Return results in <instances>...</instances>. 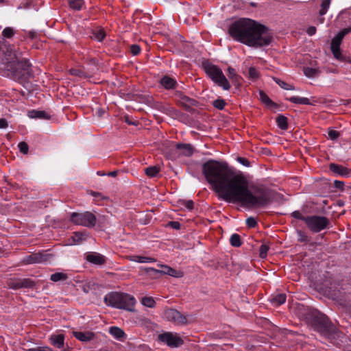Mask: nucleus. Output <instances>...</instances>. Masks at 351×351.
<instances>
[{
  "instance_id": "4c0bfd02",
  "label": "nucleus",
  "mask_w": 351,
  "mask_h": 351,
  "mask_svg": "<svg viewBox=\"0 0 351 351\" xmlns=\"http://www.w3.org/2000/svg\"><path fill=\"white\" fill-rule=\"evenodd\" d=\"M346 289V288H343L342 287H341L339 289H337V290L334 289L332 291L333 293H332V295L334 298V299H338L343 297L344 294L346 293V292L344 291Z\"/></svg>"
},
{
  "instance_id": "69168bd1",
  "label": "nucleus",
  "mask_w": 351,
  "mask_h": 351,
  "mask_svg": "<svg viewBox=\"0 0 351 351\" xmlns=\"http://www.w3.org/2000/svg\"><path fill=\"white\" fill-rule=\"evenodd\" d=\"M83 291H84V293H88V290L85 287H83Z\"/></svg>"
},
{
  "instance_id": "ddd939ff",
  "label": "nucleus",
  "mask_w": 351,
  "mask_h": 351,
  "mask_svg": "<svg viewBox=\"0 0 351 351\" xmlns=\"http://www.w3.org/2000/svg\"><path fill=\"white\" fill-rule=\"evenodd\" d=\"M121 293L111 292L106 294L104 297V302L106 305L117 308L120 304V298Z\"/></svg>"
},
{
  "instance_id": "f704fd0d",
  "label": "nucleus",
  "mask_w": 351,
  "mask_h": 351,
  "mask_svg": "<svg viewBox=\"0 0 351 351\" xmlns=\"http://www.w3.org/2000/svg\"><path fill=\"white\" fill-rule=\"evenodd\" d=\"M141 303L145 306L153 308L156 305V302L152 297H143L141 300Z\"/></svg>"
},
{
  "instance_id": "1a4fd4ad",
  "label": "nucleus",
  "mask_w": 351,
  "mask_h": 351,
  "mask_svg": "<svg viewBox=\"0 0 351 351\" xmlns=\"http://www.w3.org/2000/svg\"><path fill=\"white\" fill-rule=\"evenodd\" d=\"M160 267L162 268V269H156L153 267H148L146 269V271L147 272L151 271L154 274H167L176 278H181L183 276L182 271L174 269L173 268L167 265H161Z\"/></svg>"
},
{
  "instance_id": "c03bdc74",
  "label": "nucleus",
  "mask_w": 351,
  "mask_h": 351,
  "mask_svg": "<svg viewBox=\"0 0 351 351\" xmlns=\"http://www.w3.org/2000/svg\"><path fill=\"white\" fill-rule=\"evenodd\" d=\"M269 250V246L265 245V244H263L261 245L260 247V256L263 258H265L267 256V252Z\"/></svg>"
},
{
  "instance_id": "39448f33",
  "label": "nucleus",
  "mask_w": 351,
  "mask_h": 351,
  "mask_svg": "<svg viewBox=\"0 0 351 351\" xmlns=\"http://www.w3.org/2000/svg\"><path fill=\"white\" fill-rule=\"evenodd\" d=\"M305 223L310 230L319 232L328 226L329 221L326 217L314 215L306 217Z\"/></svg>"
},
{
  "instance_id": "680f3d73",
  "label": "nucleus",
  "mask_w": 351,
  "mask_h": 351,
  "mask_svg": "<svg viewBox=\"0 0 351 351\" xmlns=\"http://www.w3.org/2000/svg\"><path fill=\"white\" fill-rule=\"evenodd\" d=\"M117 173H118V171H110L108 173H107L106 175L109 176H112V177H115L117 176Z\"/></svg>"
},
{
  "instance_id": "c756f323",
  "label": "nucleus",
  "mask_w": 351,
  "mask_h": 351,
  "mask_svg": "<svg viewBox=\"0 0 351 351\" xmlns=\"http://www.w3.org/2000/svg\"><path fill=\"white\" fill-rule=\"evenodd\" d=\"M69 6L75 10H80L84 5L83 0H69Z\"/></svg>"
},
{
  "instance_id": "7ed1b4c3",
  "label": "nucleus",
  "mask_w": 351,
  "mask_h": 351,
  "mask_svg": "<svg viewBox=\"0 0 351 351\" xmlns=\"http://www.w3.org/2000/svg\"><path fill=\"white\" fill-rule=\"evenodd\" d=\"M204 69L209 77L223 90H228L230 88V83L218 66L208 64L204 66Z\"/></svg>"
},
{
  "instance_id": "20e7f679",
  "label": "nucleus",
  "mask_w": 351,
  "mask_h": 351,
  "mask_svg": "<svg viewBox=\"0 0 351 351\" xmlns=\"http://www.w3.org/2000/svg\"><path fill=\"white\" fill-rule=\"evenodd\" d=\"M70 219L75 225L87 228L94 227L97 223L95 215L88 211L84 213H72Z\"/></svg>"
},
{
  "instance_id": "0eeeda50",
  "label": "nucleus",
  "mask_w": 351,
  "mask_h": 351,
  "mask_svg": "<svg viewBox=\"0 0 351 351\" xmlns=\"http://www.w3.org/2000/svg\"><path fill=\"white\" fill-rule=\"evenodd\" d=\"M8 288L12 289H19L21 288L29 289L35 286V282L29 278H11L8 282Z\"/></svg>"
},
{
  "instance_id": "423d86ee",
  "label": "nucleus",
  "mask_w": 351,
  "mask_h": 351,
  "mask_svg": "<svg viewBox=\"0 0 351 351\" xmlns=\"http://www.w3.org/2000/svg\"><path fill=\"white\" fill-rule=\"evenodd\" d=\"M159 341L170 348H178L184 343V341L177 333L165 332L158 336Z\"/></svg>"
},
{
  "instance_id": "bb28decb",
  "label": "nucleus",
  "mask_w": 351,
  "mask_h": 351,
  "mask_svg": "<svg viewBox=\"0 0 351 351\" xmlns=\"http://www.w3.org/2000/svg\"><path fill=\"white\" fill-rule=\"evenodd\" d=\"M276 123L279 128L285 130L288 128L287 118L283 115H279L276 118Z\"/></svg>"
},
{
  "instance_id": "de8ad7c7",
  "label": "nucleus",
  "mask_w": 351,
  "mask_h": 351,
  "mask_svg": "<svg viewBox=\"0 0 351 351\" xmlns=\"http://www.w3.org/2000/svg\"><path fill=\"white\" fill-rule=\"evenodd\" d=\"M182 205L189 210H191L194 206V202L193 200H184L182 202Z\"/></svg>"
},
{
  "instance_id": "4be33fe9",
  "label": "nucleus",
  "mask_w": 351,
  "mask_h": 351,
  "mask_svg": "<svg viewBox=\"0 0 351 351\" xmlns=\"http://www.w3.org/2000/svg\"><path fill=\"white\" fill-rule=\"evenodd\" d=\"M289 101L296 104L302 105H311L310 99L307 97H301L298 96H293L287 99Z\"/></svg>"
},
{
  "instance_id": "864d4df0",
  "label": "nucleus",
  "mask_w": 351,
  "mask_h": 351,
  "mask_svg": "<svg viewBox=\"0 0 351 351\" xmlns=\"http://www.w3.org/2000/svg\"><path fill=\"white\" fill-rule=\"evenodd\" d=\"M316 27L315 26H310L306 29V33L308 36H313L316 33Z\"/></svg>"
},
{
  "instance_id": "e2e57ef3",
  "label": "nucleus",
  "mask_w": 351,
  "mask_h": 351,
  "mask_svg": "<svg viewBox=\"0 0 351 351\" xmlns=\"http://www.w3.org/2000/svg\"><path fill=\"white\" fill-rule=\"evenodd\" d=\"M62 351H73V350L71 348H69V346H66V348H63Z\"/></svg>"
},
{
  "instance_id": "5701e85b",
  "label": "nucleus",
  "mask_w": 351,
  "mask_h": 351,
  "mask_svg": "<svg viewBox=\"0 0 351 351\" xmlns=\"http://www.w3.org/2000/svg\"><path fill=\"white\" fill-rule=\"evenodd\" d=\"M130 260L136 263H154L156 261V259L154 258L143 256H132L130 257Z\"/></svg>"
},
{
  "instance_id": "0e129e2a",
  "label": "nucleus",
  "mask_w": 351,
  "mask_h": 351,
  "mask_svg": "<svg viewBox=\"0 0 351 351\" xmlns=\"http://www.w3.org/2000/svg\"><path fill=\"white\" fill-rule=\"evenodd\" d=\"M126 122L129 124V125H136V123L135 122H132L131 121H128V119H126Z\"/></svg>"
},
{
  "instance_id": "f257e3e1",
  "label": "nucleus",
  "mask_w": 351,
  "mask_h": 351,
  "mask_svg": "<svg viewBox=\"0 0 351 351\" xmlns=\"http://www.w3.org/2000/svg\"><path fill=\"white\" fill-rule=\"evenodd\" d=\"M202 172L213 189L223 200L249 208L264 207L271 202L269 191L262 185H251L241 171H233L226 164L208 160Z\"/></svg>"
},
{
  "instance_id": "4d7b16f0",
  "label": "nucleus",
  "mask_w": 351,
  "mask_h": 351,
  "mask_svg": "<svg viewBox=\"0 0 351 351\" xmlns=\"http://www.w3.org/2000/svg\"><path fill=\"white\" fill-rule=\"evenodd\" d=\"M70 73L73 75L81 76L82 74V72L77 69H71Z\"/></svg>"
},
{
  "instance_id": "c85d7f7f",
  "label": "nucleus",
  "mask_w": 351,
  "mask_h": 351,
  "mask_svg": "<svg viewBox=\"0 0 351 351\" xmlns=\"http://www.w3.org/2000/svg\"><path fill=\"white\" fill-rule=\"evenodd\" d=\"M160 167L158 166H151L145 169V172L149 177H156L160 172Z\"/></svg>"
},
{
  "instance_id": "aec40b11",
  "label": "nucleus",
  "mask_w": 351,
  "mask_h": 351,
  "mask_svg": "<svg viewBox=\"0 0 351 351\" xmlns=\"http://www.w3.org/2000/svg\"><path fill=\"white\" fill-rule=\"evenodd\" d=\"M176 148L180 151V154L190 156L193 153V149L190 144H177Z\"/></svg>"
},
{
  "instance_id": "58836bf2",
  "label": "nucleus",
  "mask_w": 351,
  "mask_h": 351,
  "mask_svg": "<svg viewBox=\"0 0 351 351\" xmlns=\"http://www.w3.org/2000/svg\"><path fill=\"white\" fill-rule=\"evenodd\" d=\"M304 75L308 77H313L316 75L317 70L310 67H304L303 69Z\"/></svg>"
},
{
  "instance_id": "72a5a7b5",
  "label": "nucleus",
  "mask_w": 351,
  "mask_h": 351,
  "mask_svg": "<svg viewBox=\"0 0 351 351\" xmlns=\"http://www.w3.org/2000/svg\"><path fill=\"white\" fill-rule=\"evenodd\" d=\"M230 243L234 247H240L241 245V237L238 234H233L230 238Z\"/></svg>"
},
{
  "instance_id": "052dcab7",
  "label": "nucleus",
  "mask_w": 351,
  "mask_h": 351,
  "mask_svg": "<svg viewBox=\"0 0 351 351\" xmlns=\"http://www.w3.org/2000/svg\"><path fill=\"white\" fill-rule=\"evenodd\" d=\"M341 32L346 36L348 33L351 32V27L344 28L343 29L341 30Z\"/></svg>"
},
{
  "instance_id": "dca6fc26",
  "label": "nucleus",
  "mask_w": 351,
  "mask_h": 351,
  "mask_svg": "<svg viewBox=\"0 0 351 351\" xmlns=\"http://www.w3.org/2000/svg\"><path fill=\"white\" fill-rule=\"evenodd\" d=\"M88 238V234L86 232H75L71 236L70 240L71 244L80 245Z\"/></svg>"
},
{
  "instance_id": "9d476101",
  "label": "nucleus",
  "mask_w": 351,
  "mask_h": 351,
  "mask_svg": "<svg viewBox=\"0 0 351 351\" xmlns=\"http://www.w3.org/2000/svg\"><path fill=\"white\" fill-rule=\"evenodd\" d=\"M48 254L43 253H34L25 256L22 263L25 265L42 263L47 261Z\"/></svg>"
},
{
  "instance_id": "f03ea898",
  "label": "nucleus",
  "mask_w": 351,
  "mask_h": 351,
  "mask_svg": "<svg viewBox=\"0 0 351 351\" xmlns=\"http://www.w3.org/2000/svg\"><path fill=\"white\" fill-rule=\"evenodd\" d=\"M229 34L235 40L250 47H262L270 44L272 37L264 25L250 19L234 21L229 27Z\"/></svg>"
},
{
  "instance_id": "5fc2aeb1",
  "label": "nucleus",
  "mask_w": 351,
  "mask_h": 351,
  "mask_svg": "<svg viewBox=\"0 0 351 351\" xmlns=\"http://www.w3.org/2000/svg\"><path fill=\"white\" fill-rule=\"evenodd\" d=\"M168 224L175 230H179L180 228V223L178 221H170Z\"/></svg>"
},
{
  "instance_id": "37998d69",
  "label": "nucleus",
  "mask_w": 351,
  "mask_h": 351,
  "mask_svg": "<svg viewBox=\"0 0 351 351\" xmlns=\"http://www.w3.org/2000/svg\"><path fill=\"white\" fill-rule=\"evenodd\" d=\"M339 132L334 130H330L328 133V138L332 141L337 140L339 138Z\"/></svg>"
},
{
  "instance_id": "13d9d810",
  "label": "nucleus",
  "mask_w": 351,
  "mask_h": 351,
  "mask_svg": "<svg viewBox=\"0 0 351 351\" xmlns=\"http://www.w3.org/2000/svg\"><path fill=\"white\" fill-rule=\"evenodd\" d=\"M8 122L5 119H0V128L4 129L7 128Z\"/></svg>"
},
{
  "instance_id": "7c9ffc66",
  "label": "nucleus",
  "mask_w": 351,
  "mask_h": 351,
  "mask_svg": "<svg viewBox=\"0 0 351 351\" xmlns=\"http://www.w3.org/2000/svg\"><path fill=\"white\" fill-rule=\"evenodd\" d=\"M274 81L282 88L285 90H295V87L291 84H289L286 83L285 82L282 81V80L277 78V77H273Z\"/></svg>"
},
{
  "instance_id": "603ef678",
  "label": "nucleus",
  "mask_w": 351,
  "mask_h": 351,
  "mask_svg": "<svg viewBox=\"0 0 351 351\" xmlns=\"http://www.w3.org/2000/svg\"><path fill=\"white\" fill-rule=\"evenodd\" d=\"M237 161L245 167H250V162L245 158L238 157Z\"/></svg>"
},
{
  "instance_id": "09e8293b",
  "label": "nucleus",
  "mask_w": 351,
  "mask_h": 351,
  "mask_svg": "<svg viewBox=\"0 0 351 351\" xmlns=\"http://www.w3.org/2000/svg\"><path fill=\"white\" fill-rule=\"evenodd\" d=\"M246 224L250 228H254L256 226L257 221L255 218L250 217L246 219Z\"/></svg>"
},
{
  "instance_id": "6e6d98bb",
  "label": "nucleus",
  "mask_w": 351,
  "mask_h": 351,
  "mask_svg": "<svg viewBox=\"0 0 351 351\" xmlns=\"http://www.w3.org/2000/svg\"><path fill=\"white\" fill-rule=\"evenodd\" d=\"M334 185H335V188L342 189L343 187L344 183H343V182H341V181L335 180L334 182Z\"/></svg>"
},
{
  "instance_id": "473e14b6",
  "label": "nucleus",
  "mask_w": 351,
  "mask_h": 351,
  "mask_svg": "<svg viewBox=\"0 0 351 351\" xmlns=\"http://www.w3.org/2000/svg\"><path fill=\"white\" fill-rule=\"evenodd\" d=\"M67 278L66 274L62 272H57L51 275L50 280L53 282H58L65 280Z\"/></svg>"
},
{
  "instance_id": "338daca9",
  "label": "nucleus",
  "mask_w": 351,
  "mask_h": 351,
  "mask_svg": "<svg viewBox=\"0 0 351 351\" xmlns=\"http://www.w3.org/2000/svg\"><path fill=\"white\" fill-rule=\"evenodd\" d=\"M97 173L98 175H99V176H105V175H106L104 173H101V172H100V171H97Z\"/></svg>"
},
{
  "instance_id": "a18cd8bd",
  "label": "nucleus",
  "mask_w": 351,
  "mask_h": 351,
  "mask_svg": "<svg viewBox=\"0 0 351 351\" xmlns=\"http://www.w3.org/2000/svg\"><path fill=\"white\" fill-rule=\"evenodd\" d=\"M228 77L231 80H237L238 76L237 75L236 71L234 69H233L232 67L228 68Z\"/></svg>"
},
{
  "instance_id": "a878e982",
  "label": "nucleus",
  "mask_w": 351,
  "mask_h": 351,
  "mask_svg": "<svg viewBox=\"0 0 351 351\" xmlns=\"http://www.w3.org/2000/svg\"><path fill=\"white\" fill-rule=\"evenodd\" d=\"M345 35L341 31H340L332 40L330 47H340V45L342 42Z\"/></svg>"
},
{
  "instance_id": "774afa93",
  "label": "nucleus",
  "mask_w": 351,
  "mask_h": 351,
  "mask_svg": "<svg viewBox=\"0 0 351 351\" xmlns=\"http://www.w3.org/2000/svg\"><path fill=\"white\" fill-rule=\"evenodd\" d=\"M1 1H2V0H0V2H1Z\"/></svg>"
},
{
  "instance_id": "6e6552de",
  "label": "nucleus",
  "mask_w": 351,
  "mask_h": 351,
  "mask_svg": "<svg viewBox=\"0 0 351 351\" xmlns=\"http://www.w3.org/2000/svg\"><path fill=\"white\" fill-rule=\"evenodd\" d=\"M164 317L177 325H182L186 323V318L178 311L173 308L167 309L164 311Z\"/></svg>"
},
{
  "instance_id": "cd10ccee",
  "label": "nucleus",
  "mask_w": 351,
  "mask_h": 351,
  "mask_svg": "<svg viewBox=\"0 0 351 351\" xmlns=\"http://www.w3.org/2000/svg\"><path fill=\"white\" fill-rule=\"evenodd\" d=\"M106 33L104 30L102 29H98L93 31L91 38L95 40L101 42L104 39Z\"/></svg>"
},
{
  "instance_id": "393cba45",
  "label": "nucleus",
  "mask_w": 351,
  "mask_h": 351,
  "mask_svg": "<svg viewBox=\"0 0 351 351\" xmlns=\"http://www.w3.org/2000/svg\"><path fill=\"white\" fill-rule=\"evenodd\" d=\"M259 99L267 106H275L276 104L269 99L267 95L263 90H259Z\"/></svg>"
},
{
  "instance_id": "2f4dec72",
  "label": "nucleus",
  "mask_w": 351,
  "mask_h": 351,
  "mask_svg": "<svg viewBox=\"0 0 351 351\" xmlns=\"http://www.w3.org/2000/svg\"><path fill=\"white\" fill-rule=\"evenodd\" d=\"M332 0H322L321 3V9L319 12L320 16H324L328 12Z\"/></svg>"
},
{
  "instance_id": "ea45409f",
  "label": "nucleus",
  "mask_w": 351,
  "mask_h": 351,
  "mask_svg": "<svg viewBox=\"0 0 351 351\" xmlns=\"http://www.w3.org/2000/svg\"><path fill=\"white\" fill-rule=\"evenodd\" d=\"M213 106L219 110H223L225 107L226 102L222 99H217L213 101Z\"/></svg>"
},
{
  "instance_id": "e433bc0d",
  "label": "nucleus",
  "mask_w": 351,
  "mask_h": 351,
  "mask_svg": "<svg viewBox=\"0 0 351 351\" xmlns=\"http://www.w3.org/2000/svg\"><path fill=\"white\" fill-rule=\"evenodd\" d=\"M15 32L16 31L14 30V28L7 27L3 30L2 36L6 38H10L14 35Z\"/></svg>"
},
{
  "instance_id": "f3484780",
  "label": "nucleus",
  "mask_w": 351,
  "mask_h": 351,
  "mask_svg": "<svg viewBox=\"0 0 351 351\" xmlns=\"http://www.w3.org/2000/svg\"><path fill=\"white\" fill-rule=\"evenodd\" d=\"M73 336L80 341L88 342L94 339L95 334L90 331H73Z\"/></svg>"
},
{
  "instance_id": "c9c22d12",
  "label": "nucleus",
  "mask_w": 351,
  "mask_h": 351,
  "mask_svg": "<svg viewBox=\"0 0 351 351\" xmlns=\"http://www.w3.org/2000/svg\"><path fill=\"white\" fill-rule=\"evenodd\" d=\"M258 77V71L254 66L250 67L248 69V77L252 80H256Z\"/></svg>"
},
{
  "instance_id": "b1692460",
  "label": "nucleus",
  "mask_w": 351,
  "mask_h": 351,
  "mask_svg": "<svg viewBox=\"0 0 351 351\" xmlns=\"http://www.w3.org/2000/svg\"><path fill=\"white\" fill-rule=\"evenodd\" d=\"M28 116L32 119H48L49 116L45 111L32 110L28 112Z\"/></svg>"
},
{
  "instance_id": "412c9836",
  "label": "nucleus",
  "mask_w": 351,
  "mask_h": 351,
  "mask_svg": "<svg viewBox=\"0 0 351 351\" xmlns=\"http://www.w3.org/2000/svg\"><path fill=\"white\" fill-rule=\"evenodd\" d=\"M160 84L166 89H172L176 87V81L169 76H165L160 80Z\"/></svg>"
},
{
  "instance_id": "79ce46f5",
  "label": "nucleus",
  "mask_w": 351,
  "mask_h": 351,
  "mask_svg": "<svg viewBox=\"0 0 351 351\" xmlns=\"http://www.w3.org/2000/svg\"><path fill=\"white\" fill-rule=\"evenodd\" d=\"M18 147L20 152L24 154H27L29 150V146L25 142H21L18 145Z\"/></svg>"
},
{
  "instance_id": "a211bd4d",
  "label": "nucleus",
  "mask_w": 351,
  "mask_h": 351,
  "mask_svg": "<svg viewBox=\"0 0 351 351\" xmlns=\"http://www.w3.org/2000/svg\"><path fill=\"white\" fill-rule=\"evenodd\" d=\"M109 333L117 340L123 341L126 339V335L125 332L117 326H111L109 328Z\"/></svg>"
},
{
  "instance_id": "9b49d317",
  "label": "nucleus",
  "mask_w": 351,
  "mask_h": 351,
  "mask_svg": "<svg viewBox=\"0 0 351 351\" xmlns=\"http://www.w3.org/2000/svg\"><path fill=\"white\" fill-rule=\"evenodd\" d=\"M119 303L120 304H119L117 308L132 311L136 303V300L131 295L121 293Z\"/></svg>"
},
{
  "instance_id": "3c124183",
  "label": "nucleus",
  "mask_w": 351,
  "mask_h": 351,
  "mask_svg": "<svg viewBox=\"0 0 351 351\" xmlns=\"http://www.w3.org/2000/svg\"><path fill=\"white\" fill-rule=\"evenodd\" d=\"M29 351H53L50 347L49 346H40L37 348H34L29 349Z\"/></svg>"
},
{
  "instance_id": "bf43d9fd",
  "label": "nucleus",
  "mask_w": 351,
  "mask_h": 351,
  "mask_svg": "<svg viewBox=\"0 0 351 351\" xmlns=\"http://www.w3.org/2000/svg\"><path fill=\"white\" fill-rule=\"evenodd\" d=\"M298 234L300 235V239H299V241H304L306 240V236L304 234H302V232L301 231H299L298 232Z\"/></svg>"
},
{
  "instance_id": "8fccbe9b",
  "label": "nucleus",
  "mask_w": 351,
  "mask_h": 351,
  "mask_svg": "<svg viewBox=\"0 0 351 351\" xmlns=\"http://www.w3.org/2000/svg\"><path fill=\"white\" fill-rule=\"evenodd\" d=\"M291 216L293 217L295 219H301L304 221H305V219L306 217H304L302 214L299 210L293 211L291 213Z\"/></svg>"
},
{
  "instance_id": "a19ab883",
  "label": "nucleus",
  "mask_w": 351,
  "mask_h": 351,
  "mask_svg": "<svg viewBox=\"0 0 351 351\" xmlns=\"http://www.w3.org/2000/svg\"><path fill=\"white\" fill-rule=\"evenodd\" d=\"M331 48V51L332 52V54L334 56V57L337 59V60H341L342 59V56H341V50H340V47H330Z\"/></svg>"
},
{
  "instance_id": "6ab92c4d",
  "label": "nucleus",
  "mask_w": 351,
  "mask_h": 351,
  "mask_svg": "<svg viewBox=\"0 0 351 351\" xmlns=\"http://www.w3.org/2000/svg\"><path fill=\"white\" fill-rule=\"evenodd\" d=\"M286 295L285 293H277L271 295L269 300L274 306H280L286 301Z\"/></svg>"
},
{
  "instance_id": "f8f14e48",
  "label": "nucleus",
  "mask_w": 351,
  "mask_h": 351,
  "mask_svg": "<svg viewBox=\"0 0 351 351\" xmlns=\"http://www.w3.org/2000/svg\"><path fill=\"white\" fill-rule=\"evenodd\" d=\"M85 259L87 262L96 265H102L106 261V258L104 255L95 252L86 253Z\"/></svg>"
},
{
  "instance_id": "2eb2a0df",
  "label": "nucleus",
  "mask_w": 351,
  "mask_h": 351,
  "mask_svg": "<svg viewBox=\"0 0 351 351\" xmlns=\"http://www.w3.org/2000/svg\"><path fill=\"white\" fill-rule=\"evenodd\" d=\"M64 339L63 334H53L49 337V340L53 346L61 349L64 347Z\"/></svg>"
},
{
  "instance_id": "49530a36",
  "label": "nucleus",
  "mask_w": 351,
  "mask_h": 351,
  "mask_svg": "<svg viewBox=\"0 0 351 351\" xmlns=\"http://www.w3.org/2000/svg\"><path fill=\"white\" fill-rule=\"evenodd\" d=\"M141 51V47L138 45H132L130 46V52L132 55L136 56Z\"/></svg>"
},
{
  "instance_id": "4468645a",
  "label": "nucleus",
  "mask_w": 351,
  "mask_h": 351,
  "mask_svg": "<svg viewBox=\"0 0 351 351\" xmlns=\"http://www.w3.org/2000/svg\"><path fill=\"white\" fill-rule=\"evenodd\" d=\"M329 169L336 175L344 177L349 176L350 173V170L347 167L335 163L330 164Z\"/></svg>"
}]
</instances>
